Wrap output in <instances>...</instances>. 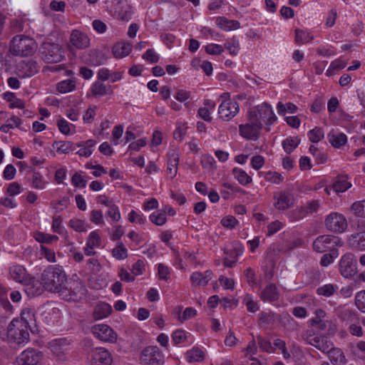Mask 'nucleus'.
Listing matches in <instances>:
<instances>
[{"instance_id": "obj_31", "label": "nucleus", "mask_w": 365, "mask_h": 365, "mask_svg": "<svg viewBox=\"0 0 365 365\" xmlns=\"http://www.w3.org/2000/svg\"><path fill=\"white\" fill-rule=\"evenodd\" d=\"M107 61V58L101 51H91L89 55V64L93 66H98L104 64Z\"/></svg>"}, {"instance_id": "obj_50", "label": "nucleus", "mask_w": 365, "mask_h": 365, "mask_svg": "<svg viewBox=\"0 0 365 365\" xmlns=\"http://www.w3.org/2000/svg\"><path fill=\"white\" fill-rule=\"evenodd\" d=\"M302 207L304 210L306 215H308L317 212L320 207V204L319 200H314L307 202L305 205Z\"/></svg>"}, {"instance_id": "obj_24", "label": "nucleus", "mask_w": 365, "mask_h": 365, "mask_svg": "<svg viewBox=\"0 0 365 365\" xmlns=\"http://www.w3.org/2000/svg\"><path fill=\"white\" fill-rule=\"evenodd\" d=\"M349 244L354 250L365 251V232L351 235L349 238Z\"/></svg>"}, {"instance_id": "obj_34", "label": "nucleus", "mask_w": 365, "mask_h": 365, "mask_svg": "<svg viewBox=\"0 0 365 365\" xmlns=\"http://www.w3.org/2000/svg\"><path fill=\"white\" fill-rule=\"evenodd\" d=\"M350 210L356 217L365 219V199L353 202Z\"/></svg>"}, {"instance_id": "obj_11", "label": "nucleus", "mask_w": 365, "mask_h": 365, "mask_svg": "<svg viewBox=\"0 0 365 365\" xmlns=\"http://www.w3.org/2000/svg\"><path fill=\"white\" fill-rule=\"evenodd\" d=\"M339 271L345 278H351L356 273V261L354 255L347 253L343 255L339 262Z\"/></svg>"}, {"instance_id": "obj_47", "label": "nucleus", "mask_w": 365, "mask_h": 365, "mask_svg": "<svg viewBox=\"0 0 365 365\" xmlns=\"http://www.w3.org/2000/svg\"><path fill=\"white\" fill-rule=\"evenodd\" d=\"M337 289L338 287L336 285L329 284L319 287L317 290V292L319 295L330 297L333 295Z\"/></svg>"}, {"instance_id": "obj_7", "label": "nucleus", "mask_w": 365, "mask_h": 365, "mask_svg": "<svg viewBox=\"0 0 365 365\" xmlns=\"http://www.w3.org/2000/svg\"><path fill=\"white\" fill-rule=\"evenodd\" d=\"M251 115L255 117L258 123H262L264 122L267 125H272L277 120L271 106L267 103L251 109L248 113V118H250Z\"/></svg>"}, {"instance_id": "obj_40", "label": "nucleus", "mask_w": 365, "mask_h": 365, "mask_svg": "<svg viewBox=\"0 0 365 365\" xmlns=\"http://www.w3.org/2000/svg\"><path fill=\"white\" fill-rule=\"evenodd\" d=\"M235 178L243 185H247L252 181V178L245 171L239 168H234L232 170Z\"/></svg>"}, {"instance_id": "obj_32", "label": "nucleus", "mask_w": 365, "mask_h": 365, "mask_svg": "<svg viewBox=\"0 0 365 365\" xmlns=\"http://www.w3.org/2000/svg\"><path fill=\"white\" fill-rule=\"evenodd\" d=\"M186 359L189 363L200 362L204 360V352L197 347H194L186 353Z\"/></svg>"}, {"instance_id": "obj_36", "label": "nucleus", "mask_w": 365, "mask_h": 365, "mask_svg": "<svg viewBox=\"0 0 365 365\" xmlns=\"http://www.w3.org/2000/svg\"><path fill=\"white\" fill-rule=\"evenodd\" d=\"M22 68L25 71V73L22 76L23 77H30L35 75L38 71V66L36 62L34 61H28L24 62L21 66Z\"/></svg>"}, {"instance_id": "obj_28", "label": "nucleus", "mask_w": 365, "mask_h": 365, "mask_svg": "<svg viewBox=\"0 0 365 365\" xmlns=\"http://www.w3.org/2000/svg\"><path fill=\"white\" fill-rule=\"evenodd\" d=\"M328 140L334 148H339L347 141L346 135L342 133H334L333 130L327 135Z\"/></svg>"}, {"instance_id": "obj_59", "label": "nucleus", "mask_w": 365, "mask_h": 365, "mask_svg": "<svg viewBox=\"0 0 365 365\" xmlns=\"http://www.w3.org/2000/svg\"><path fill=\"white\" fill-rule=\"evenodd\" d=\"M239 41L235 39H232L231 41L225 43V47L227 49L229 53L232 55H236L239 51Z\"/></svg>"}, {"instance_id": "obj_25", "label": "nucleus", "mask_w": 365, "mask_h": 365, "mask_svg": "<svg viewBox=\"0 0 365 365\" xmlns=\"http://www.w3.org/2000/svg\"><path fill=\"white\" fill-rule=\"evenodd\" d=\"M212 272L207 270L204 273L196 272L192 274L190 279L195 286H205L212 277Z\"/></svg>"}, {"instance_id": "obj_48", "label": "nucleus", "mask_w": 365, "mask_h": 365, "mask_svg": "<svg viewBox=\"0 0 365 365\" xmlns=\"http://www.w3.org/2000/svg\"><path fill=\"white\" fill-rule=\"evenodd\" d=\"M201 164L204 169L210 171L215 168L216 162L212 155H204L201 158Z\"/></svg>"}, {"instance_id": "obj_3", "label": "nucleus", "mask_w": 365, "mask_h": 365, "mask_svg": "<svg viewBox=\"0 0 365 365\" xmlns=\"http://www.w3.org/2000/svg\"><path fill=\"white\" fill-rule=\"evenodd\" d=\"M36 41L28 36H16L11 41L10 51L14 56H29L36 51Z\"/></svg>"}, {"instance_id": "obj_41", "label": "nucleus", "mask_w": 365, "mask_h": 365, "mask_svg": "<svg viewBox=\"0 0 365 365\" xmlns=\"http://www.w3.org/2000/svg\"><path fill=\"white\" fill-rule=\"evenodd\" d=\"M313 39L309 32L299 29H295V42L298 44L306 43Z\"/></svg>"}, {"instance_id": "obj_6", "label": "nucleus", "mask_w": 365, "mask_h": 365, "mask_svg": "<svg viewBox=\"0 0 365 365\" xmlns=\"http://www.w3.org/2000/svg\"><path fill=\"white\" fill-rule=\"evenodd\" d=\"M341 245L339 237L331 235H323L317 237L312 244L313 250L319 253L330 250L334 255L338 252L335 248Z\"/></svg>"}, {"instance_id": "obj_61", "label": "nucleus", "mask_w": 365, "mask_h": 365, "mask_svg": "<svg viewBox=\"0 0 365 365\" xmlns=\"http://www.w3.org/2000/svg\"><path fill=\"white\" fill-rule=\"evenodd\" d=\"M71 182L75 187H85L87 184V181L78 173L72 176Z\"/></svg>"}, {"instance_id": "obj_15", "label": "nucleus", "mask_w": 365, "mask_h": 365, "mask_svg": "<svg viewBox=\"0 0 365 365\" xmlns=\"http://www.w3.org/2000/svg\"><path fill=\"white\" fill-rule=\"evenodd\" d=\"M70 42L78 49H85L90 45V38L85 33L73 30L71 34Z\"/></svg>"}, {"instance_id": "obj_37", "label": "nucleus", "mask_w": 365, "mask_h": 365, "mask_svg": "<svg viewBox=\"0 0 365 365\" xmlns=\"http://www.w3.org/2000/svg\"><path fill=\"white\" fill-rule=\"evenodd\" d=\"M112 255L117 259L121 260L128 257V251L123 242L117 243L112 250Z\"/></svg>"}, {"instance_id": "obj_12", "label": "nucleus", "mask_w": 365, "mask_h": 365, "mask_svg": "<svg viewBox=\"0 0 365 365\" xmlns=\"http://www.w3.org/2000/svg\"><path fill=\"white\" fill-rule=\"evenodd\" d=\"M91 331L101 341L114 343L117 340V334L107 324H96Z\"/></svg>"}, {"instance_id": "obj_19", "label": "nucleus", "mask_w": 365, "mask_h": 365, "mask_svg": "<svg viewBox=\"0 0 365 365\" xmlns=\"http://www.w3.org/2000/svg\"><path fill=\"white\" fill-rule=\"evenodd\" d=\"M25 287V292L29 296L34 297L41 294L43 292V287L38 280L34 277H29L24 284Z\"/></svg>"}, {"instance_id": "obj_33", "label": "nucleus", "mask_w": 365, "mask_h": 365, "mask_svg": "<svg viewBox=\"0 0 365 365\" xmlns=\"http://www.w3.org/2000/svg\"><path fill=\"white\" fill-rule=\"evenodd\" d=\"M53 148L61 154H66L75 150L74 144L71 141H56L53 144Z\"/></svg>"}, {"instance_id": "obj_22", "label": "nucleus", "mask_w": 365, "mask_h": 365, "mask_svg": "<svg viewBox=\"0 0 365 365\" xmlns=\"http://www.w3.org/2000/svg\"><path fill=\"white\" fill-rule=\"evenodd\" d=\"M328 354L331 363L334 365H344L346 364V358L344 352L339 348L331 346V349L326 351Z\"/></svg>"}, {"instance_id": "obj_8", "label": "nucleus", "mask_w": 365, "mask_h": 365, "mask_svg": "<svg viewBox=\"0 0 365 365\" xmlns=\"http://www.w3.org/2000/svg\"><path fill=\"white\" fill-rule=\"evenodd\" d=\"M248 120V123L239 126L240 133L245 138L256 140L259 138V130L262 128V123H258L252 115Z\"/></svg>"}, {"instance_id": "obj_17", "label": "nucleus", "mask_w": 365, "mask_h": 365, "mask_svg": "<svg viewBox=\"0 0 365 365\" xmlns=\"http://www.w3.org/2000/svg\"><path fill=\"white\" fill-rule=\"evenodd\" d=\"M49 349L56 356L61 358L69 349V343L66 339L53 340L49 343Z\"/></svg>"}, {"instance_id": "obj_49", "label": "nucleus", "mask_w": 365, "mask_h": 365, "mask_svg": "<svg viewBox=\"0 0 365 365\" xmlns=\"http://www.w3.org/2000/svg\"><path fill=\"white\" fill-rule=\"evenodd\" d=\"M324 134L322 128H314L312 130H310L308 133L309 139L312 143H318L322 138H324Z\"/></svg>"}, {"instance_id": "obj_23", "label": "nucleus", "mask_w": 365, "mask_h": 365, "mask_svg": "<svg viewBox=\"0 0 365 365\" xmlns=\"http://www.w3.org/2000/svg\"><path fill=\"white\" fill-rule=\"evenodd\" d=\"M315 317L311 320V325L317 327L321 331L327 329L328 323L330 320L325 319L326 312L322 309H317L315 312Z\"/></svg>"}, {"instance_id": "obj_29", "label": "nucleus", "mask_w": 365, "mask_h": 365, "mask_svg": "<svg viewBox=\"0 0 365 365\" xmlns=\"http://www.w3.org/2000/svg\"><path fill=\"white\" fill-rule=\"evenodd\" d=\"M132 50V46L128 43L121 42L113 46L112 51L115 58H123L128 56Z\"/></svg>"}, {"instance_id": "obj_53", "label": "nucleus", "mask_w": 365, "mask_h": 365, "mask_svg": "<svg viewBox=\"0 0 365 365\" xmlns=\"http://www.w3.org/2000/svg\"><path fill=\"white\" fill-rule=\"evenodd\" d=\"M35 239L39 242L50 243L53 241L58 240V237L56 235L37 232L35 235Z\"/></svg>"}, {"instance_id": "obj_39", "label": "nucleus", "mask_w": 365, "mask_h": 365, "mask_svg": "<svg viewBox=\"0 0 365 365\" xmlns=\"http://www.w3.org/2000/svg\"><path fill=\"white\" fill-rule=\"evenodd\" d=\"M300 139L296 138H288L283 140L282 146L284 151L290 154L299 144Z\"/></svg>"}, {"instance_id": "obj_55", "label": "nucleus", "mask_w": 365, "mask_h": 365, "mask_svg": "<svg viewBox=\"0 0 365 365\" xmlns=\"http://www.w3.org/2000/svg\"><path fill=\"white\" fill-rule=\"evenodd\" d=\"M57 126L60 132L64 135H68L71 133V126L75 128L73 124H70L63 118H61L57 121Z\"/></svg>"}, {"instance_id": "obj_26", "label": "nucleus", "mask_w": 365, "mask_h": 365, "mask_svg": "<svg viewBox=\"0 0 365 365\" xmlns=\"http://www.w3.org/2000/svg\"><path fill=\"white\" fill-rule=\"evenodd\" d=\"M9 273L14 280L23 284L30 277L27 274L26 269L21 265H14L11 267L10 268Z\"/></svg>"}, {"instance_id": "obj_4", "label": "nucleus", "mask_w": 365, "mask_h": 365, "mask_svg": "<svg viewBox=\"0 0 365 365\" xmlns=\"http://www.w3.org/2000/svg\"><path fill=\"white\" fill-rule=\"evenodd\" d=\"M42 60L47 63H56L64 58L63 48L58 44L49 41L43 42L40 47Z\"/></svg>"}, {"instance_id": "obj_18", "label": "nucleus", "mask_w": 365, "mask_h": 365, "mask_svg": "<svg viewBox=\"0 0 365 365\" xmlns=\"http://www.w3.org/2000/svg\"><path fill=\"white\" fill-rule=\"evenodd\" d=\"M274 207L278 210H286L291 207L293 204V197L291 194L286 192H281L277 195H274Z\"/></svg>"}, {"instance_id": "obj_14", "label": "nucleus", "mask_w": 365, "mask_h": 365, "mask_svg": "<svg viewBox=\"0 0 365 365\" xmlns=\"http://www.w3.org/2000/svg\"><path fill=\"white\" fill-rule=\"evenodd\" d=\"M91 363L92 365H110V354L104 348H96L93 351Z\"/></svg>"}, {"instance_id": "obj_60", "label": "nucleus", "mask_w": 365, "mask_h": 365, "mask_svg": "<svg viewBox=\"0 0 365 365\" xmlns=\"http://www.w3.org/2000/svg\"><path fill=\"white\" fill-rule=\"evenodd\" d=\"M259 320L261 324H269L274 321V314L272 312H262L259 314Z\"/></svg>"}, {"instance_id": "obj_54", "label": "nucleus", "mask_w": 365, "mask_h": 365, "mask_svg": "<svg viewBox=\"0 0 365 365\" xmlns=\"http://www.w3.org/2000/svg\"><path fill=\"white\" fill-rule=\"evenodd\" d=\"M90 220L96 225L104 224L103 215L101 210H93L90 214Z\"/></svg>"}, {"instance_id": "obj_57", "label": "nucleus", "mask_w": 365, "mask_h": 365, "mask_svg": "<svg viewBox=\"0 0 365 365\" xmlns=\"http://www.w3.org/2000/svg\"><path fill=\"white\" fill-rule=\"evenodd\" d=\"M107 215L112 219L113 221L118 222L120 220V213L118 207L113 204L108 207Z\"/></svg>"}, {"instance_id": "obj_43", "label": "nucleus", "mask_w": 365, "mask_h": 365, "mask_svg": "<svg viewBox=\"0 0 365 365\" xmlns=\"http://www.w3.org/2000/svg\"><path fill=\"white\" fill-rule=\"evenodd\" d=\"M356 307L363 313H365V290L358 292L354 297Z\"/></svg>"}, {"instance_id": "obj_45", "label": "nucleus", "mask_w": 365, "mask_h": 365, "mask_svg": "<svg viewBox=\"0 0 365 365\" xmlns=\"http://www.w3.org/2000/svg\"><path fill=\"white\" fill-rule=\"evenodd\" d=\"M257 344L260 349L267 353H274L275 348L272 345L269 341L262 338L261 336H257Z\"/></svg>"}, {"instance_id": "obj_51", "label": "nucleus", "mask_w": 365, "mask_h": 365, "mask_svg": "<svg viewBox=\"0 0 365 365\" xmlns=\"http://www.w3.org/2000/svg\"><path fill=\"white\" fill-rule=\"evenodd\" d=\"M274 347L279 349L282 351L283 356L285 359H288L291 357L289 352L287 351L286 347V343L281 339H276L273 341Z\"/></svg>"}, {"instance_id": "obj_46", "label": "nucleus", "mask_w": 365, "mask_h": 365, "mask_svg": "<svg viewBox=\"0 0 365 365\" xmlns=\"http://www.w3.org/2000/svg\"><path fill=\"white\" fill-rule=\"evenodd\" d=\"M218 25L225 31L236 29L240 27V23L237 21L227 20V19H220Z\"/></svg>"}, {"instance_id": "obj_20", "label": "nucleus", "mask_w": 365, "mask_h": 365, "mask_svg": "<svg viewBox=\"0 0 365 365\" xmlns=\"http://www.w3.org/2000/svg\"><path fill=\"white\" fill-rule=\"evenodd\" d=\"M261 299L264 302H274L278 300L279 293L275 284L270 283L267 285L261 293Z\"/></svg>"}, {"instance_id": "obj_35", "label": "nucleus", "mask_w": 365, "mask_h": 365, "mask_svg": "<svg viewBox=\"0 0 365 365\" xmlns=\"http://www.w3.org/2000/svg\"><path fill=\"white\" fill-rule=\"evenodd\" d=\"M351 184L344 177H338L332 185L333 190L336 192H344L351 187Z\"/></svg>"}, {"instance_id": "obj_64", "label": "nucleus", "mask_w": 365, "mask_h": 365, "mask_svg": "<svg viewBox=\"0 0 365 365\" xmlns=\"http://www.w3.org/2000/svg\"><path fill=\"white\" fill-rule=\"evenodd\" d=\"M197 314V311L192 307H187L185 309L183 313L179 316V319L181 322L187 320L188 319L194 317Z\"/></svg>"}, {"instance_id": "obj_38", "label": "nucleus", "mask_w": 365, "mask_h": 365, "mask_svg": "<svg viewBox=\"0 0 365 365\" xmlns=\"http://www.w3.org/2000/svg\"><path fill=\"white\" fill-rule=\"evenodd\" d=\"M166 210H159L153 212L149 217L150 220L158 226H162L165 224L167 218L165 217Z\"/></svg>"}, {"instance_id": "obj_63", "label": "nucleus", "mask_w": 365, "mask_h": 365, "mask_svg": "<svg viewBox=\"0 0 365 365\" xmlns=\"http://www.w3.org/2000/svg\"><path fill=\"white\" fill-rule=\"evenodd\" d=\"M16 170L14 166L11 164H9L6 166L4 172L3 177L7 180H11L14 178Z\"/></svg>"}, {"instance_id": "obj_5", "label": "nucleus", "mask_w": 365, "mask_h": 365, "mask_svg": "<svg viewBox=\"0 0 365 365\" xmlns=\"http://www.w3.org/2000/svg\"><path fill=\"white\" fill-rule=\"evenodd\" d=\"M302 339L308 344L314 346L323 353L328 351L333 343L325 335L316 334L312 329H307L302 333Z\"/></svg>"}, {"instance_id": "obj_27", "label": "nucleus", "mask_w": 365, "mask_h": 365, "mask_svg": "<svg viewBox=\"0 0 365 365\" xmlns=\"http://www.w3.org/2000/svg\"><path fill=\"white\" fill-rule=\"evenodd\" d=\"M112 312L111 306L108 303L98 304L93 312V318L96 320L107 317Z\"/></svg>"}, {"instance_id": "obj_13", "label": "nucleus", "mask_w": 365, "mask_h": 365, "mask_svg": "<svg viewBox=\"0 0 365 365\" xmlns=\"http://www.w3.org/2000/svg\"><path fill=\"white\" fill-rule=\"evenodd\" d=\"M239 109L237 101L225 100L219 106L218 113L220 118L228 121L237 114Z\"/></svg>"}, {"instance_id": "obj_30", "label": "nucleus", "mask_w": 365, "mask_h": 365, "mask_svg": "<svg viewBox=\"0 0 365 365\" xmlns=\"http://www.w3.org/2000/svg\"><path fill=\"white\" fill-rule=\"evenodd\" d=\"M91 93L95 97L103 96L106 94H112L113 90L107 86L102 82L97 81L94 82L91 86Z\"/></svg>"}, {"instance_id": "obj_56", "label": "nucleus", "mask_w": 365, "mask_h": 365, "mask_svg": "<svg viewBox=\"0 0 365 365\" xmlns=\"http://www.w3.org/2000/svg\"><path fill=\"white\" fill-rule=\"evenodd\" d=\"M69 226L72 227L76 232H86V227L85 226V222L82 220L79 219H72L69 221Z\"/></svg>"}, {"instance_id": "obj_52", "label": "nucleus", "mask_w": 365, "mask_h": 365, "mask_svg": "<svg viewBox=\"0 0 365 365\" xmlns=\"http://www.w3.org/2000/svg\"><path fill=\"white\" fill-rule=\"evenodd\" d=\"M46 182L43 180L42 175L39 173L35 172L33 175L32 186L36 189L42 190L45 188Z\"/></svg>"}, {"instance_id": "obj_62", "label": "nucleus", "mask_w": 365, "mask_h": 365, "mask_svg": "<svg viewBox=\"0 0 365 365\" xmlns=\"http://www.w3.org/2000/svg\"><path fill=\"white\" fill-rule=\"evenodd\" d=\"M223 51H224L223 47L219 44L211 43V44L206 46V47H205V51L208 54H211V55L220 54L222 52H223Z\"/></svg>"}, {"instance_id": "obj_16", "label": "nucleus", "mask_w": 365, "mask_h": 365, "mask_svg": "<svg viewBox=\"0 0 365 365\" xmlns=\"http://www.w3.org/2000/svg\"><path fill=\"white\" fill-rule=\"evenodd\" d=\"M161 357V352L156 346L145 347L143 351L141 358L146 364H159Z\"/></svg>"}, {"instance_id": "obj_10", "label": "nucleus", "mask_w": 365, "mask_h": 365, "mask_svg": "<svg viewBox=\"0 0 365 365\" xmlns=\"http://www.w3.org/2000/svg\"><path fill=\"white\" fill-rule=\"evenodd\" d=\"M43 359L41 351L29 348L22 351L16 358V365H38Z\"/></svg>"}, {"instance_id": "obj_9", "label": "nucleus", "mask_w": 365, "mask_h": 365, "mask_svg": "<svg viewBox=\"0 0 365 365\" xmlns=\"http://www.w3.org/2000/svg\"><path fill=\"white\" fill-rule=\"evenodd\" d=\"M324 224L327 230L337 233L343 232L347 227L344 216L336 212L329 214L325 219Z\"/></svg>"}, {"instance_id": "obj_2", "label": "nucleus", "mask_w": 365, "mask_h": 365, "mask_svg": "<svg viewBox=\"0 0 365 365\" xmlns=\"http://www.w3.org/2000/svg\"><path fill=\"white\" fill-rule=\"evenodd\" d=\"M28 322L23 317L13 319L7 327V339L10 343L24 344L29 340Z\"/></svg>"}, {"instance_id": "obj_44", "label": "nucleus", "mask_w": 365, "mask_h": 365, "mask_svg": "<svg viewBox=\"0 0 365 365\" xmlns=\"http://www.w3.org/2000/svg\"><path fill=\"white\" fill-rule=\"evenodd\" d=\"M75 87V83L71 80L63 81L57 84V90L61 93L71 92Z\"/></svg>"}, {"instance_id": "obj_21", "label": "nucleus", "mask_w": 365, "mask_h": 365, "mask_svg": "<svg viewBox=\"0 0 365 365\" xmlns=\"http://www.w3.org/2000/svg\"><path fill=\"white\" fill-rule=\"evenodd\" d=\"M168 168L167 173L170 175L171 178H173L178 171V165L179 162V155L175 150H171L168 153Z\"/></svg>"}, {"instance_id": "obj_58", "label": "nucleus", "mask_w": 365, "mask_h": 365, "mask_svg": "<svg viewBox=\"0 0 365 365\" xmlns=\"http://www.w3.org/2000/svg\"><path fill=\"white\" fill-rule=\"evenodd\" d=\"M142 58L150 63H157L160 58L159 56L152 48L148 49L143 55Z\"/></svg>"}, {"instance_id": "obj_1", "label": "nucleus", "mask_w": 365, "mask_h": 365, "mask_svg": "<svg viewBox=\"0 0 365 365\" xmlns=\"http://www.w3.org/2000/svg\"><path fill=\"white\" fill-rule=\"evenodd\" d=\"M65 272L58 266H48L41 274V284L47 291L61 292L68 289Z\"/></svg>"}, {"instance_id": "obj_42", "label": "nucleus", "mask_w": 365, "mask_h": 365, "mask_svg": "<svg viewBox=\"0 0 365 365\" xmlns=\"http://www.w3.org/2000/svg\"><path fill=\"white\" fill-rule=\"evenodd\" d=\"M101 240L96 231L91 232L87 239L86 245L89 249H94L101 245Z\"/></svg>"}]
</instances>
